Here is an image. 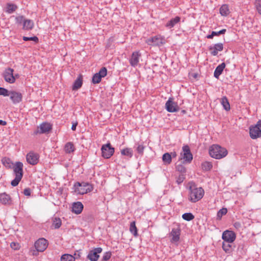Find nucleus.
Instances as JSON below:
<instances>
[{
	"label": "nucleus",
	"mask_w": 261,
	"mask_h": 261,
	"mask_svg": "<svg viewBox=\"0 0 261 261\" xmlns=\"http://www.w3.org/2000/svg\"><path fill=\"white\" fill-rule=\"evenodd\" d=\"M14 76H15V79L16 78H18L19 77V75L18 74H15V75H14Z\"/></svg>",
	"instance_id": "57"
},
{
	"label": "nucleus",
	"mask_w": 261,
	"mask_h": 261,
	"mask_svg": "<svg viewBox=\"0 0 261 261\" xmlns=\"http://www.w3.org/2000/svg\"><path fill=\"white\" fill-rule=\"evenodd\" d=\"M166 108L169 112H175L179 110V107L177 103L173 101L172 98H169L167 101L166 105Z\"/></svg>",
	"instance_id": "17"
},
{
	"label": "nucleus",
	"mask_w": 261,
	"mask_h": 261,
	"mask_svg": "<svg viewBox=\"0 0 261 261\" xmlns=\"http://www.w3.org/2000/svg\"><path fill=\"white\" fill-rule=\"evenodd\" d=\"M140 57L141 54L139 51L133 52L129 59V63L131 66L136 67L139 63Z\"/></svg>",
	"instance_id": "19"
},
{
	"label": "nucleus",
	"mask_w": 261,
	"mask_h": 261,
	"mask_svg": "<svg viewBox=\"0 0 261 261\" xmlns=\"http://www.w3.org/2000/svg\"><path fill=\"white\" fill-rule=\"evenodd\" d=\"M35 247L38 251L43 252L47 247V241L44 238H40L35 243Z\"/></svg>",
	"instance_id": "14"
},
{
	"label": "nucleus",
	"mask_w": 261,
	"mask_h": 261,
	"mask_svg": "<svg viewBox=\"0 0 261 261\" xmlns=\"http://www.w3.org/2000/svg\"><path fill=\"white\" fill-rule=\"evenodd\" d=\"M111 252L110 251L105 252L102 256L101 260L102 261H108L111 258Z\"/></svg>",
	"instance_id": "45"
},
{
	"label": "nucleus",
	"mask_w": 261,
	"mask_h": 261,
	"mask_svg": "<svg viewBox=\"0 0 261 261\" xmlns=\"http://www.w3.org/2000/svg\"><path fill=\"white\" fill-rule=\"evenodd\" d=\"M185 110L182 111V113H185Z\"/></svg>",
	"instance_id": "58"
},
{
	"label": "nucleus",
	"mask_w": 261,
	"mask_h": 261,
	"mask_svg": "<svg viewBox=\"0 0 261 261\" xmlns=\"http://www.w3.org/2000/svg\"><path fill=\"white\" fill-rule=\"evenodd\" d=\"M180 230L179 228H173L171 232V235L172 237V241L177 242L179 240V236L180 234Z\"/></svg>",
	"instance_id": "23"
},
{
	"label": "nucleus",
	"mask_w": 261,
	"mask_h": 261,
	"mask_svg": "<svg viewBox=\"0 0 261 261\" xmlns=\"http://www.w3.org/2000/svg\"><path fill=\"white\" fill-rule=\"evenodd\" d=\"M121 154L122 155L131 158L133 155V150L130 148H125L121 150Z\"/></svg>",
	"instance_id": "29"
},
{
	"label": "nucleus",
	"mask_w": 261,
	"mask_h": 261,
	"mask_svg": "<svg viewBox=\"0 0 261 261\" xmlns=\"http://www.w3.org/2000/svg\"><path fill=\"white\" fill-rule=\"evenodd\" d=\"M10 247L14 250H18L20 248V245L18 243L13 242L10 244Z\"/></svg>",
	"instance_id": "50"
},
{
	"label": "nucleus",
	"mask_w": 261,
	"mask_h": 261,
	"mask_svg": "<svg viewBox=\"0 0 261 261\" xmlns=\"http://www.w3.org/2000/svg\"><path fill=\"white\" fill-rule=\"evenodd\" d=\"M255 5L258 12L261 15V0H256Z\"/></svg>",
	"instance_id": "48"
},
{
	"label": "nucleus",
	"mask_w": 261,
	"mask_h": 261,
	"mask_svg": "<svg viewBox=\"0 0 261 261\" xmlns=\"http://www.w3.org/2000/svg\"><path fill=\"white\" fill-rule=\"evenodd\" d=\"M223 49V44L222 43H216L208 47V50L210 51L211 55L213 56H217L218 51H222Z\"/></svg>",
	"instance_id": "18"
},
{
	"label": "nucleus",
	"mask_w": 261,
	"mask_h": 261,
	"mask_svg": "<svg viewBox=\"0 0 261 261\" xmlns=\"http://www.w3.org/2000/svg\"><path fill=\"white\" fill-rule=\"evenodd\" d=\"M52 129L51 125L48 122H43L37 127L36 130L34 132V134H45L49 132Z\"/></svg>",
	"instance_id": "13"
},
{
	"label": "nucleus",
	"mask_w": 261,
	"mask_h": 261,
	"mask_svg": "<svg viewBox=\"0 0 261 261\" xmlns=\"http://www.w3.org/2000/svg\"><path fill=\"white\" fill-rule=\"evenodd\" d=\"M34 27V22L30 19H25L22 29L24 30H32Z\"/></svg>",
	"instance_id": "28"
},
{
	"label": "nucleus",
	"mask_w": 261,
	"mask_h": 261,
	"mask_svg": "<svg viewBox=\"0 0 261 261\" xmlns=\"http://www.w3.org/2000/svg\"><path fill=\"white\" fill-rule=\"evenodd\" d=\"M77 125V122H74L72 123L71 129L72 130H75L76 129V126Z\"/></svg>",
	"instance_id": "54"
},
{
	"label": "nucleus",
	"mask_w": 261,
	"mask_h": 261,
	"mask_svg": "<svg viewBox=\"0 0 261 261\" xmlns=\"http://www.w3.org/2000/svg\"><path fill=\"white\" fill-rule=\"evenodd\" d=\"M227 210L226 208H222L220 209L217 213V217L218 219H220L222 217L226 214Z\"/></svg>",
	"instance_id": "41"
},
{
	"label": "nucleus",
	"mask_w": 261,
	"mask_h": 261,
	"mask_svg": "<svg viewBox=\"0 0 261 261\" xmlns=\"http://www.w3.org/2000/svg\"><path fill=\"white\" fill-rule=\"evenodd\" d=\"M23 194L25 196H30L31 194V190L30 188H25L23 191Z\"/></svg>",
	"instance_id": "51"
},
{
	"label": "nucleus",
	"mask_w": 261,
	"mask_h": 261,
	"mask_svg": "<svg viewBox=\"0 0 261 261\" xmlns=\"http://www.w3.org/2000/svg\"><path fill=\"white\" fill-rule=\"evenodd\" d=\"M220 102L225 110H226V111L230 110V104L226 96H223L221 99Z\"/></svg>",
	"instance_id": "27"
},
{
	"label": "nucleus",
	"mask_w": 261,
	"mask_h": 261,
	"mask_svg": "<svg viewBox=\"0 0 261 261\" xmlns=\"http://www.w3.org/2000/svg\"><path fill=\"white\" fill-rule=\"evenodd\" d=\"M74 191L77 194L81 195H83L90 192L93 189V187L92 185L85 182H83L82 183L77 182L74 184Z\"/></svg>",
	"instance_id": "3"
},
{
	"label": "nucleus",
	"mask_w": 261,
	"mask_h": 261,
	"mask_svg": "<svg viewBox=\"0 0 261 261\" xmlns=\"http://www.w3.org/2000/svg\"><path fill=\"white\" fill-rule=\"evenodd\" d=\"M171 155V157H175L176 156V153L175 152H173L170 153Z\"/></svg>",
	"instance_id": "56"
},
{
	"label": "nucleus",
	"mask_w": 261,
	"mask_h": 261,
	"mask_svg": "<svg viewBox=\"0 0 261 261\" xmlns=\"http://www.w3.org/2000/svg\"><path fill=\"white\" fill-rule=\"evenodd\" d=\"M162 160L166 164H170L172 161L171 155L169 153H165L163 155Z\"/></svg>",
	"instance_id": "35"
},
{
	"label": "nucleus",
	"mask_w": 261,
	"mask_h": 261,
	"mask_svg": "<svg viewBox=\"0 0 261 261\" xmlns=\"http://www.w3.org/2000/svg\"><path fill=\"white\" fill-rule=\"evenodd\" d=\"M234 227L237 229H239L242 227V225L240 222H236L233 223Z\"/></svg>",
	"instance_id": "52"
},
{
	"label": "nucleus",
	"mask_w": 261,
	"mask_h": 261,
	"mask_svg": "<svg viewBox=\"0 0 261 261\" xmlns=\"http://www.w3.org/2000/svg\"><path fill=\"white\" fill-rule=\"evenodd\" d=\"M202 169L205 171H208L212 168V165L210 162H205L202 164Z\"/></svg>",
	"instance_id": "42"
},
{
	"label": "nucleus",
	"mask_w": 261,
	"mask_h": 261,
	"mask_svg": "<svg viewBox=\"0 0 261 261\" xmlns=\"http://www.w3.org/2000/svg\"><path fill=\"white\" fill-rule=\"evenodd\" d=\"M250 136L251 139H255L261 137V119L254 126L250 127Z\"/></svg>",
	"instance_id": "6"
},
{
	"label": "nucleus",
	"mask_w": 261,
	"mask_h": 261,
	"mask_svg": "<svg viewBox=\"0 0 261 261\" xmlns=\"http://www.w3.org/2000/svg\"><path fill=\"white\" fill-rule=\"evenodd\" d=\"M193 160V155L188 145H184L180 153L179 160H183L182 163H190Z\"/></svg>",
	"instance_id": "5"
},
{
	"label": "nucleus",
	"mask_w": 261,
	"mask_h": 261,
	"mask_svg": "<svg viewBox=\"0 0 261 261\" xmlns=\"http://www.w3.org/2000/svg\"><path fill=\"white\" fill-rule=\"evenodd\" d=\"M185 179V174H180L177 178L176 182L178 185L180 184L183 182L184 179Z\"/></svg>",
	"instance_id": "46"
},
{
	"label": "nucleus",
	"mask_w": 261,
	"mask_h": 261,
	"mask_svg": "<svg viewBox=\"0 0 261 261\" xmlns=\"http://www.w3.org/2000/svg\"><path fill=\"white\" fill-rule=\"evenodd\" d=\"M176 169L177 171L180 173V174H185L186 172V167L182 164V163L180 164H177L176 166Z\"/></svg>",
	"instance_id": "38"
},
{
	"label": "nucleus",
	"mask_w": 261,
	"mask_h": 261,
	"mask_svg": "<svg viewBox=\"0 0 261 261\" xmlns=\"http://www.w3.org/2000/svg\"><path fill=\"white\" fill-rule=\"evenodd\" d=\"M226 32V29H222L218 32L213 31L211 34L208 35L206 36L207 39H212L215 36H219L221 34H224Z\"/></svg>",
	"instance_id": "33"
},
{
	"label": "nucleus",
	"mask_w": 261,
	"mask_h": 261,
	"mask_svg": "<svg viewBox=\"0 0 261 261\" xmlns=\"http://www.w3.org/2000/svg\"><path fill=\"white\" fill-rule=\"evenodd\" d=\"M101 150L102 156L105 159H109L113 155L115 149L110 143H108L101 146Z\"/></svg>",
	"instance_id": "7"
},
{
	"label": "nucleus",
	"mask_w": 261,
	"mask_h": 261,
	"mask_svg": "<svg viewBox=\"0 0 261 261\" xmlns=\"http://www.w3.org/2000/svg\"><path fill=\"white\" fill-rule=\"evenodd\" d=\"M190 200L192 202H196L200 200L204 194V190L201 188H190Z\"/></svg>",
	"instance_id": "4"
},
{
	"label": "nucleus",
	"mask_w": 261,
	"mask_h": 261,
	"mask_svg": "<svg viewBox=\"0 0 261 261\" xmlns=\"http://www.w3.org/2000/svg\"><path fill=\"white\" fill-rule=\"evenodd\" d=\"M10 98L14 104L20 103L22 100V95L16 91H10Z\"/></svg>",
	"instance_id": "15"
},
{
	"label": "nucleus",
	"mask_w": 261,
	"mask_h": 261,
	"mask_svg": "<svg viewBox=\"0 0 261 261\" xmlns=\"http://www.w3.org/2000/svg\"><path fill=\"white\" fill-rule=\"evenodd\" d=\"M10 95V91L8 90L0 87V95H3L4 96H8Z\"/></svg>",
	"instance_id": "43"
},
{
	"label": "nucleus",
	"mask_w": 261,
	"mask_h": 261,
	"mask_svg": "<svg viewBox=\"0 0 261 261\" xmlns=\"http://www.w3.org/2000/svg\"><path fill=\"white\" fill-rule=\"evenodd\" d=\"M2 162L4 166L8 169L12 168L13 166L14 165L11 159L5 157L3 158Z\"/></svg>",
	"instance_id": "31"
},
{
	"label": "nucleus",
	"mask_w": 261,
	"mask_h": 261,
	"mask_svg": "<svg viewBox=\"0 0 261 261\" xmlns=\"http://www.w3.org/2000/svg\"><path fill=\"white\" fill-rule=\"evenodd\" d=\"M144 148H145V147L143 145L139 144L137 146V147L136 148V150L139 154L142 155L143 154Z\"/></svg>",
	"instance_id": "49"
},
{
	"label": "nucleus",
	"mask_w": 261,
	"mask_h": 261,
	"mask_svg": "<svg viewBox=\"0 0 261 261\" xmlns=\"http://www.w3.org/2000/svg\"><path fill=\"white\" fill-rule=\"evenodd\" d=\"M74 255L75 256V259L80 258L81 257V253L80 251L77 250L74 254Z\"/></svg>",
	"instance_id": "53"
},
{
	"label": "nucleus",
	"mask_w": 261,
	"mask_h": 261,
	"mask_svg": "<svg viewBox=\"0 0 261 261\" xmlns=\"http://www.w3.org/2000/svg\"><path fill=\"white\" fill-rule=\"evenodd\" d=\"M0 202L3 204H9L11 203V197L6 193L0 194Z\"/></svg>",
	"instance_id": "22"
},
{
	"label": "nucleus",
	"mask_w": 261,
	"mask_h": 261,
	"mask_svg": "<svg viewBox=\"0 0 261 261\" xmlns=\"http://www.w3.org/2000/svg\"><path fill=\"white\" fill-rule=\"evenodd\" d=\"M182 218L185 220L190 221L194 218V216L191 213H186L182 215Z\"/></svg>",
	"instance_id": "39"
},
{
	"label": "nucleus",
	"mask_w": 261,
	"mask_h": 261,
	"mask_svg": "<svg viewBox=\"0 0 261 261\" xmlns=\"http://www.w3.org/2000/svg\"><path fill=\"white\" fill-rule=\"evenodd\" d=\"M61 261H75V257L70 254H65L62 255Z\"/></svg>",
	"instance_id": "36"
},
{
	"label": "nucleus",
	"mask_w": 261,
	"mask_h": 261,
	"mask_svg": "<svg viewBox=\"0 0 261 261\" xmlns=\"http://www.w3.org/2000/svg\"><path fill=\"white\" fill-rule=\"evenodd\" d=\"M232 243H228L226 241H223L222 243V248L223 250L227 253H229L234 249V246L232 245Z\"/></svg>",
	"instance_id": "24"
},
{
	"label": "nucleus",
	"mask_w": 261,
	"mask_h": 261,
	"mask_svg": "<svg viewBox=\"0 0 261 261\" xmlns=\"http://www.w3.org/2000/svg\"><path fill=\"white\" fill-rule=\"evenodd\" d=\"M12 168L15 177L12 180L11 184L13 187H16L23 176V164L20 162H17Z\"/></svg>",
	"instance_id": "1"
},
{
	"label": "nucleus",
	"mask_w": 261,
	"mask_h": 261,
	"mask_svg": "<svg viewBox=\"0 0 261 261\" xmlns=\"http://www.w3.org/2000/svg\"><path fill=\"white\" fill-rule=\"evenodd\" d=\"M6 124H7V122L6 121L0 120V125H6Z\"/></svg>",
	"instance_id": "55"
},
{
	"label": "nucleus",
	"mask_w": 261,
	"mask_h": 261,
	"mask_svg": "<svg viewBox=\"0 0 261 261\" xmlns=\"http://www.w3.org/2000/svg\"><path fill=\"white\" fill-rule=\"evenodd\" d=\"M74 146L72 142L67 143L64 147L65 151L67 153H70L74 151Z\"/></svg>",
	"instance_id": "32"
},
{
	"label": "nucleus",
	"mask_w": 261,
	"mask_h": 261,
	"mask_svg": "<svg viewBox=\"0 0 261 261\" xmlns=\"http://www.w3.org/2000/svg\"><path fill=\"white\" fill-rule=\"evenodd\" d=\"M83 84V77L82 75H80L75 81L72 86L73 90H76L80 88Z\"/></svg>",
	"instance_id": "26"
},
{
	"label": "nucleus",
	"mask_w": 261,
	"mask_h": 261,
	"mask_svg": "<svg viewBox=\"0 0 261 261\" xmlns=\"http://www.w3.org/2000/svg\"><path fill=\"white\" fill-rule=\"evenodd\" d=\"M227 150L219 145H213L209 149V153L211 157L220 159L227 154Z\"/></svg>",
	"instance_id": "2"
},
{
	"label": "nucleus",
	"mask_w": 261,
	"mask_h": 261,
	"mask_svg": "<svg viewBox=\"0 0 261 261\" xmlns=\"http://www.w3.org/2000/svg\"><path fill=\"white\" fill-rule=\"evenodd\" d=\"M236 234L232 231L226 230L222 233V239L223 241H226L228 243H233L236 240Z\"/></svg>",
	"instance_id": "12"
},
{
	"label": "nucleus",
	"mask_w": 261,
	"mask_h": 261,
	"mask_svg": "<svg viewBox=\"0 0 261 261\" xmlns=\"http://www.w3.org/2000/svg\"><path fill=\"white\" fill-rule=\"evenodd\" d=\"M23 40L24 41H33L35 42H38L39 41V39L37 37L34 36L31 37H23Z\"/></svg>",
	"instance_id": "44"
},
{
	"label": "nucleus",
	"mask_w": 261,
	"mask_h": 261,
	"mask_svg": "<svg viewBox=\"0 0 261 261\" xmlns=\"http://www.w3.org/2000/svg\"><path fill=\"white\" fill-rule=\"evenodd\" d=\"M180 20V17L179 16H176L174 18H172L166 24V27L168 29H171L174 27L177 23H179Z\"/></svg>",
	"instance_id": "25"
},
{
	"label": "nucleus",
	"mask_w": 261,
	"mask_h": 261,
	"mask_svg": "<svg viewBox=\"0 0 261 261\" xmlns=\"http://www.w3.org/2000/svg\"><path fill=\"white\" fill-rule=\"evenodd\" d=\"M14 70L11 68L6 69L4 73L3 76L6 82L12 84L15 82V76L13 75Z\"/></svg>",
	"instance_id": "11"
},
{
	"label": "nucleus",
	"mask_w": 261,
	"mask_h": 261,
	"mask_svg": "<svg viewBox=\"0 0 261 261\" xmlns=\"http://www.w3.org/2000/svg\"><path fill=\"white\" fill-rule=\"evenodd\" d=\"M165 40L164 37L157 35L147 39L146 43L149 45L161 46L165 43Z\"/></svg>",
	"instance_id": "8"
},
{
	"label": "nucleus",
	"mask_w": 261,
	"mask_h": 261,
	"mask_svg": "<svg viewBox=\"0 0 261 261\" xmlns=\"http://www.w3.org/2000/svg\"><path fill=\"white\" fill-rule=\"evenodd\" d=\"M225 63H222L219 65L215 69L214 73V76L216 79H219V76L222 74L224 69L225 67Z\"/></svg>",
	"instance_id": "21"
},
{
	"label": "nucleus",
	"mask_w": 261,
	"mask_h": 261,
	"mask_svg": "<svg viewBox=\"0 0 261 261\" xmlns=\"http://www.w3.org/2000/svg\"><path fill=\"white\" fill-rule=\"evenodd\" d=\"M26 159L29 164L35 165H36L39 161V155L37 153L31 151L27 154Z\"/></svg>",
	"instance_id": "16"
},
{
	"label": "nucleus",
	"mask_w": 261,
	"mask_h": 261,
	"mask_svg": "<svg viewBox=\"0 0 261 261\" xmlns=\"http://www.w3.org/2000/svg\"><path fill=\"white\" fill-rule=\"evenodd\" d=\"M129 230L134 234V236H138L137 228L136 226L135 222L133 221L130 223Z\"/></svg>",
	"instance_id": "37"
},
{
	"label": "nucleus",
	"mask_w": 261,
	"mask_h": 261,
	"mask_svg": "<svg viewBox=\"0 0 261 261\" xmlns=\"http://www.w3.org/2000/svg\"><path fill=\"white\" fill-rule=\"evenodd\" d=\"M61 224V220L59 218L56 217L53 219L51 227H54L55 229H58L60 227Z\"/></svg>",
	"instance_id": "34"
},
{
	"label": "nucleus",
	"mask_w": 261,
	"mask_h": 261,
	"mask_svg": "<svg viewBox=\"0 0 261 261\" xmlns=\"http://www.w3.org/2000/svg\"><path fill=\"white\" fill-rule=\"evenodd\" d=\"M84 206L82 202H74L72 204V212L76 214H80L83 210Z\"/></svg>",
	"instance_id": "20"
},
{
	"label": "nucleus",
	"mask_w": 261,
	"mask_h": 261,
	"mask_svg": "<svg viewBox=\"0 0 261 261\" xmlns=\"http://www.w3.org/2000/svg\"><path fill=\"white\" fill-rule=\"evenodd\" d=\"M219 11L221 15L223 16H227L230 13L228 6L226 4L223 5L220 7Z\"/></svg>",
	"instance_id": "30"
},
{
	"label": "nucleus",
	"mask_w": 261,
	"mask_h": 261,
	"mask_svg": "<svg viewBox=\"0 0 261 261\" xmlns=\"http://www.w3.org/2000/svg\"><path fill=\"white\" fill-rule=\"evenodd\" d=\"M16 23L20 24L23 23L25 20V19L23 16H19L15 18Z\"/></svg>",
	"instance_id": "47"
},
{
	"label": "nucleus",
	"mask_w": 261,
	"mask_h": 261,
	"mask_svg": "<svg viewBox=\"0 0 261 261\" xmlns=\"http://www.w3.org/2000/svg\"><path fill=\"white\" fill-rule=\"evenodd\" d=\"M102 251L101 247H97L90 250L87 255V258L90 261H97L99 257V253H100Z\"/></svg>",
	"instance_id": "10"
},
{
	"label": "nucleus",
	"mask_w": 261,
	"mask_h": 261,
	"mask_svg": "<svg viewBox=\"0 0 261 261\" xmlns=\"http://www.w3.org/2000/svg\"><path fill=\"white\" fill-rule=\"evenodd\" d=\"M107 69L106 67H102L98 73H96L92 77V82L95 84L101 82V78L107 75Z\"/></svg>",
	"instance_id": "9"
},
{
	"label": "nucleus",
	"mask_w": 261,
	"mask_h": 261,
	"mask_svg": "<svg viewBox=\"0 0 261 261\" xmlns=\"http://www.w3.org/2000/svg\"><path fill=\"white\" fill-rule=\"evenodd\" d=\"M7 12L9 14H11L16 10V9H17V6L14 4H9L7 5Z\"/></svg>",
	"instance_id": "40"
}]
</instances>
